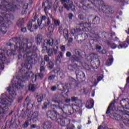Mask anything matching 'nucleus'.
Wrapping results in <instances>:
<instances>
[{"label": "nucleus", "instance_id": "nucleus-30", "mask_svg": "<svg viewBox=\"0 0 129 129\" xmlns=\"http://www.w3.org/2000/svg\"><path fill=\"white\" fill-rule=\"evenodd\" d=\"M52 22L53 23V26L54 27H59L60 26V20H56L53 17L51 18Z\"/></svg>", "mask_w": 129, "mask_h": 129}, {"label": "nucleus", "instance_id": "nucleus-50", "mask_svg": "<svg viewBox=\"0 0 129 129\" xmlns=\"http://www.w3.org/2000/svg\"><path fill=\"white\" fill-rule=\"evenodd\" d=\"M55 77H56V76L55 75H51L48 77V80H54V79H55Z\"/></svg>", "mask_w": 129, "mask_h": 129}, {"label": "nucleus", "instance_id": "nucleus-38", "mask_svg": "<svg viewBox=\"0 0 129 129\" xmlns=\"http://www.w3.org/2000/svg\"><path fill=\"white\" fill-rule=\"evenodd\" d=\"M108 45L111 49H115L117 47V45L113 42L108 43Z\"/></svg>", "mask_w": 129, "mask_h": 129}, {"label": "nucleus", "instance_id": "nucleus-37", "mask_svg": "<svg viewBox=\"0 0 129 129\" xmlns=\"http://www.w3.org/2000/svg\"><path fill=\"white\" fill-rule=\"evenodd\" d=\"M47 68L50 70H52V69L54 68V62L51 61L48 62L47 64Z\"/></svg>", "mask_w": 129, "mask_h": 129}, {"label": "nucleus", "instance_id": "nucleus-63", "mask_svg": "<svg viewBox=\"0 0 129 129\" xmlns=\"http://www.w3.org/2000/svg\"><path fill=\"white\" fill-rule=\"evenodd\" d=\"M70 101H71V99H67L65 100V102L66 103H69V102H70Z\"/></svg>", "mask_w": 129, "mask_h": 129}, {"label": "nucleus", "instance_id": "nucleus-60", "mask_svg": "<svg viewBox=\"0 0 129 129\" xmlns=\"http://www.w3.org/2000/svg\"><path fill=\"white\" fill-rule=\"evenodd\" d=\"M96 50H101V46H100L98 45H96Z\"/></svg>", "mask_w": 129, "mask_h": 129}, {"label": "nucleus", "instance_id": "nucleus-33", "mask_svg": "<svg viewBox=\"0 0 129 129\" xmlns=\"http://www.w3.org/2000/svg\"><path fill=\"white\" fill-rule=\"evenodd\" d=\"M25 24V19L20 18L17 22V25L18 27H22Z\"/></svg>", "mask_w": 129, "mask_h": 129}, {"label": "nucleus", "instance_id": "nucleus-64", "mask_svg": "<svg viewBox=\"0 0 129 129\" xmlns=\"http://www.w3.org/2000/svg\"><path fill=\"white\" fill-rule=\"evenodd\" d=\"M61 51H65V46L62 45L60 47Z\"/></svg>", "mask_w": 129, "mask_h": 129}, {"label": "nucleus", "instance_id": "nucleus-57", "mask_svg": "<svg viewBox=\"0 0 129 129\" xmlns=\"http://www.w3.org/2000/svg\"><path fill=\"white\" fill-rule=\"evenodd\" d=\"M44 49L42 50V53H45L47 50H48V47L45 46L43 47Z\"/></svg>", "mask_w": 129, "mask_h": 129}, {"label": "nucleus", "instance_id": "nucleus-52", "mask_svg": "<svg viewBox=\"0 0 129 129\" xmlns=\"http://www.w3.org/2000/svg\"><path fill=\"white\" fill-rule=\"evenodd\" d=\"M44 59L46 62H49V61H50V58H49V56L47 55H44Z\"/></svg>", "mask_w": 129, "mask_h": 129}, {"label": "nucleus", "instance_id": "nucleus-4", "mask_svg": "<svg viewBox=\"0 0 129 129\" xmlns=\"http://www.w3.org/2000/svg\"><path fill=\"white\" fill-rule=\"evenodd\" d=\"M121 107H118L116 111L119 113H123L124 116L129 118V100L128 99H122L120 102ZM126 109V110H125Z\"/></svg>", "mask_w": 129, "mask_h": 129}, {"label": "nucleus", "instance_id": "nucleus-36", "mask_svg": "<svg viewBox=\"0 0 129 129\" xmlns=\"http://www.w3.org/2000/svg\"><path fill=\"white\" fill-rule=\"evenodd\" d=\"M96 5L95 7H97V4L99 5V7H101L103 5V1L102 0H93Z\"/></svg>", "mask_w": 129, "mask_h": 129}, {"label": "nucleus", "instance_id": "nucleus-42", "mask_svg": "<svg viewBox=\"0 0 129 129\" xmlns=\"http://www.w3.org/2000/svg\"><path fill=\"white\" fill-rule=\"evenodd\" d=\"M63 36L64 38L66 39V40H68L69 38V35H68V30L67 29H64L63 30Z\"/></svg>", "mask_w": 129, "mask_h": 129}, {"label": "nucleus", "instance_id": "nucleus-3", "mask_svg": "<svg viewBox=\"0 0 129 129\" xmlns=\"http://www.w3.org/2000/svg\"><path fill=\"white\" fill-rule=\"evenodd\" d=\"M14 40L16 41L15 48L17 49L19 48L20 53L29 54L32 52L31 48H32L33 42H34L33 38L29 39L28 38H25L23 36H20V38H15Z\"/></svg>", "mask_w": 129, "mask_h": 129}, {"label": "nucleus", "instance_id": "nucleus-55", "mask_svg": "<svg viewBox=\"0 0 129 129\" xmlns=\"http://www.w3.org/2000/svg\"><path fill=\"white\" fill-rule=\"evenodd\" d=\"M75 126L74 125L72 124L70 126V127H67V129H75Z\"/></svg>", "mask_w": 129, "mask_h": 129}, {"label": "nucleus", "instance_id": "nucleus-45", "mask_svg": "<svg viewBox=\"0 0 129 129\" xmlns=\"http://www.w3.org/2000/svg\"><path fill=\"white\" fill-rule=\"evenodd\" d=\"M60 70H61L60 67H57L54 70L52 71V72H53L55 74H57L60 72Z\"/></svg>", "mask_w": 129, "mask_h": 129}, {"label": "nucleus", "instance_id": "nucleus-54", "mask_svg": "<svg viewBox=\"0 0 129 129\" xmlns=\"http://www.w3.org/2000/svg\"><path fill=\"white\" fill-rule=\"evenodd\" d=\"M56 89H57V87H56V86H53L50 88L51 91H55Z\"/></svg>", "mask_w": 129, "mask_h": 129}, {"label": "nucleus", "instance_id": "nucleus-11", "mask_svg": "<svg viewBox=\"0 0 129 129\" xmlns=\"http://www.w3.org/2000/svg\"><path fill=\"white\" fill-rule=\"evenodd\" d=\"M119 114H121L122 116L117 113H113L110 114V117L118 121L123 120L124 125L129 127V118H126V116L123 115V113L121 114L119 113Z\"/></svg>", "mask_w": 129, "mask_h": 129}, {"label": "nucleus", "instance_id": "nucleus-9", "mask_svg": "<svg viewBox=\"0 0 129 129\" xmlns=\"http://www.w3.org/2000/svg\"><path fill=\"white\" fill-rule=\"evenodd\" d=\"M6 54H7V56H11L13 54V50H8V51H5L0 49V70H3L5 68L4 65L7 62Z\"/></svg>", "mask_w": 129, "mask_h": 129}, {"label": "nucleus", "instance_id": "nucleus-43", "mask_svg": "<svg viewBox=\"0 0 129 129\" xmlns=\"http://www.w3.org/2000/svg\"><path fill=\"white\" fill-rule=\"evenodd\" d=\"M55 29V26L53 24H50V25L48 27V31L49 32H53Z\"/></svg>", "mask_w": 129, "mask_h": 129}, {"label": "nucleus", "instance_id": "nucleus-12", "mask_svg": "<svg viewBox=\"0 0 129 129\" xmlns=\"http://www.w3.org/2000/svg\"><path fill=\"white\" fill-rule=\"evenodd\" d=\"M75 54L73 55L72 56V59L76 62H79V63H82L83 62V57H82V54L81 53H84V55H85V52L81 51L80 49H76L75 50Z\"/></svg>", "mask_w": 129, "mask_h": 129}, {"label": "nucleus", "instance_id": "nucleus-19", "mask_svg": "<svg viewBox=\"0 0 129 129\" xmlns=\"http://www.w3.org/2000/svg\"><path fill=\"white\" fill-rule=\"evenodd\" d=\"M114 104H115V100H113L110 103L107 109V111L106 112V114H108V113H110V110H114V109H115V106H114Z\"/></svg>", "mask_w": 129, "mask_h": 129}, {"label": "nucleus", "instance_id": "nucleus-39", "mask_svg": "<svg viewBox=\"0 0 129 129\" xmlns=\"http://www.w3.org/2000/svg\"><path fill=\"white\" fill-rule=\"evenodd\" d=\"M112 62H113V58L111 57V58L107 60L106 62V65L107 66H110V65L112 64Z\"/></svg>", "mask_w": 129, "mask_h": 129}, {"label": "nucleus", "instance_id": "nucleus-31", "mask_svg": "<svg viewBox=\"0 0 129 129\" xmlns=\"http://www.w3.org/2000/svg\"><path fill=\"white\" fill-rule=\"evenodd\" d=\"M102 78H103V76L102 75H98L97 76L96 79H95V81H94V84H95V85H97V83H98V82H100V80H102Z\"/></svg>", "mask_w": 129, "mask_h": 129}, {"label": "nucleus", "instance_id": "nucleus-49", "mask_svg": "<svg viewBox=\"0 0 129 129\" xmlns=\"http://www.w3.org/2000/svg\"><path fill=\"white\" fill-rule=\"evenodd\" d=\"M63 86L65 87V91H66L67 89L68 90V89H70V88H71V85L69 83H66L65 85Z\"/></svg>", "mask_w": 129, "mask_h": 129}, {"label": "nucleus", "instance_id": "nucleus-58", "mask_svg": "<svg viewBox=\"0 0 129 129\" xmlns=\"http://www.w3.org/2000/svg\"><path fill=\"white\" fill-rule=\"evenodd\" d=\"M71 55H72L71 52L69 51L67 52L66 53L67 57H71Z\"/></svg>", "mask_w": 129, "mask_h": 129}, {"label": "nucleus", "instance_id": "nucleus-27", "mask_svg": "<svg viewBox=\"0 0 129 129\" xmlns=\"http://www.w3.org/2000/svg\"><path fill=\"white\" fill-rule=\"evenodd\" d=\"M42 40H43V36L40 34H38L35 37V41L38 45L41 43Z\"/></svg>", "mask_w": 129, "mask_h": 129}, {"label": "nucleus", "instance_id": "nucleus-48", "mask_svg": "<svg viewBox=\"0 0 129 129\" xmlns=\"http://www.w3.org/2000/svg\"><path fill=\"white\" fill-rule=\"evenodd\" d=\"M47 54L49 57L53 56V49L52 48H49Z\"/></svg>", "mask_w": 129, "mask_h": 129}, {"label": "nucleus", "instance_id": "nucleus-7", "mask_svg": "<svg viewBox=\"0 0 129 129\" xmlns=\"http://www.w3.org/2000/svg\"><path fill=\"white\" fill-rule=\"evenodd\" d=\"M17 9V4L14 0H10L9 3L4 2V5H0V10L5 12H14Z\"/></svg>", "mask_w": 129, "mask_h": 129}, {"label": "nucleus", "instance_id": "nucleus-14", "mask_svg": "<svg viewBox=\"0 0 129 129\" xmlns=\"http://www.w3.org/2000/svg\"><path fill=\"white\" fill-rule=\"evenodd\" d=\"M44 13H45V16H41V22L43 21H46L47 20L45 24L49 26L50 24H51V19H52V14L47 12V7H45L44 8Z\"/></svg>", "mask_w": 129, "mask_h": 129}, {"label": "nucleus", "instance_id": "nucleus-35", "mask_svg": "<svg viewBox=\"0 0 129 129\" xmlns=\"http://www.w3.org/2000/svg\"><path fill=\"white\" fill-rule=\"evenodd\" d=\"M40 72H44V71L45 70V61H42L41 62V64L40 66Z\"/></svg>", "mask_w": 129, "mask_h": 129}, {"label": "nucleus", "instance_id": "nucleus-2", "mask_svg": "<svg viewBox=\"0 0 129 129\" xmlns=\"http://www.w3.org/2000/svg\"><path fill=\"white\" fill-rule=\"evenodd\" d=\"M37 50V47L33 46V49L32 51V54H31V56L27 57V60H28V63H22L21 64L22 68L20 70L21 73L22 74H25L24 76H23L22 78L23 79H29L30 76L33 77V75L34 74L33 72H30V74L28 72V69H30V67L32 66L31 64H34V62H37V60H35V58H37L38 57V54L36 53V50ZM30 66V67H29Z\"/></svg>", "mask_w": 129, "mask_h": 129}, {"label": "nucleus", "instance_id": "nucleus-18", "mask_svg": "<svg viewBox=\"0 0 129 129\" xmlns=\"http://www.w3.org/2000/svg\"><path fill=\"white\" fill-rule=\"evenodd\" d=\"M91 64L94 68H97L100 65V60L99 58H94L91 60Z\"/></svg>", "mask_w": 129, "mask_h": 129}, {"label": "nucleus", "instance_id": "nucleus-23", "mask_svg": "<svg viewBox=\"0 0 129 129\" xmlns=\"http://www.w3.org/2000/svg\"><path fill=\"white\" fill-rule=\"evenodd\" d=\"M57 87L58 90H61V91H65V87L62 82L58 81L56 82Z\"/></svg>", "mask_w": 129, "mask_h": 129}, {"label": "nucleus", "instance_id": "nucleus-41", "mask_svg": "<svg viewBox=\"0 0 129 129\" xmlns=\"http://www.w3.org/2000/svg\"><path fill=\"white\" fill-rule=\"evenodd\" d=\"M52 114H54V111L52 110H49L46 112V115L47 117H50Z\"/></svg>", "mask_w": 129, "mask_h": 129}, {"label": "nucleus", "instance_id": "nucleus-44", "mask_svg": "<svg viewBox=\"0 0 129 129\" xmlns=\"http://www.w3.org/2000/svg\"><path fill=\"white\" fill-rule=\"evenodd\" d=\"M78 18L79 19V20H80L81 21H83L84 20H85V19H86V16L84 15L83 14H80L78 16Z\"/></svg>", "mask_w": 129, "mask_h": 129}, {"label": "nucleus", "instance_id": "nucleus-17", "mask_svg": "<svg viewBox=\"0 0 129 129\" xmlns=\"http://www.w3.org/2000/svg\"><path fill=\"white\" fill-rule=\"evenodd\" d=\"M80 25L81 27H83V31H85L86 32L91 31V27H90V23H87L86 22H82L80 24Z\"/></svg>", "mask_w": 129, "mask_h": 129}, {"label": "nucleus", "instance_id": "nucleus-22", "mask_svg": "<svg viewBox=\"0 0 129 129\" xmlns=\"http://www.w3.org/2000/svg\"><path fill=\"white\" fill-rule=\"evenodd\" d=\"M94 104V101L92 99H90L89 101H87L86 107L88 108V109H90V108H92V107H93Z\"/></svg>", "mask_w": 129, "mask_h": 129}, {"label": "nucleus", "instance_id": "nucleus-61", "mask_svg": "<svg viewBox=\"0 0 129 129\" xmlns=\"http://www.w3.org/2000/svg\"><path fill=\"white\" fill-rule=\"evenodd\" d=\"M31 128H36L37 127L36 124H31L30 126Z\"/></svg>", "mask_w": 129, "mask_h": 129}, {"label": "nucleus", "instance_id": "nucleus-25", "mask_svg": "<svg viewBox=\"0 0 129 129\" xmlns=\"http://www.w3.org/2000/svg\"><path fill=\"white\" fill-rule=\"evenodd\" d=\"M4 18L0 16V23L2 22H4L5 20H9V19H11V15L4 13Z\"/></svg>", "mask_w": 129, "mask_h": 129}, {"label": "nucleus", "instance_id": "nucleus-51", "mask_svg": "<svg viewBox=\"0 0 129 129\" xmlns=\"http://www.w3.org/2000/svg\"><path fill=\"white\" fill-rule=\"evenodd\" d=\"M53 51L55 55L57 54V51H58V46H55V47H54L53 48Z\"/></svg>", "mask_w": 129, "mask_h": 129}, {"label": "nucleus", "instance_id": "nucleus-47", "mask_svg": "<svg viewBox=\"0 0 129 129\" xmlns=\"http://www.w3.org/2000/svg\"><path fill=\"white\" fill-rule=\"evenodd\" d=\"M43 99H44V96L43 95H40L37 98V101L39 103L42 102V101H43Z\"/></svg>", "mask_w": 129, "mask_h": 129}, {"label": "nucleus", "instance_id": "nucleus-8", "mask_svg": "<svg viewBox=\"0 0 129 129\" xmlns=\"http://www.w3.org/2000/svg\"><path fill=\"white\" fill-rule=\"evenodd\" d=\"M49 118L59 123L61 126H68V125L70 124V120L69 119H67L65 117L59 118L57 116V111H54V114H52Z\"/></svg>", "mask_w": 129, "mask_h": 129}, {"label": "nucleus", "instance_id": "nucleus-53", "mask_svg": "<svg viewBox=\"0 0 129 129\" xmlns=\"http://www.w3.org/2000/svg\"><path fill=\"white\" fill-rule=\"evenodd\" d=\"M47 106H48V103L47 102H44L43 104V106L42 107V108L43 109H46L47 108Z\"/></svg>", "mask_w": 129, "mask_h": 129}, {"label": "nucleus", "instance_id": "nucleus-10", "mask_svg": "<svg viewBox=\"0 0 129 129\" xmlns=\"http://www.w3.org/2000/svg\"><path fill=\"white\" fill-rule=\"evenodd\" d=\"M38 116H39V113H38V112H29L28 114L27 121H26L23 124V127H24V128L28 127L30 124L29 121H32V120L33 123H36L37 120H38Z\"/></svg>", "mask_w": 129, "mask_h": 129}, {"label": "nucleus", "instance_id": "nucleus-5", "mask_svg": "<svg viewBox=\"0 0 129 129\" xmlns=\"http://www.w3.org/2000/svg\"><path fill=\"white\" fill-rule=\"evenodd\" d=\"M68 69L70 71H74L76 70V75L77 80H78L80 82H83V81H85L86 77L84 73L79 69L80 67L77 65V64L75 63L74 64H70L68 66Z\"/></svg>", "mask_w": 129, "mask_h": 129}, {"label": "nucleus", "instance_id": "nucleus-40", "mask_svg": "<svg viewBox=\"0 0 129 129\" xmlns=\"http://www.w3.org/2000/svg\"><path fill=\"white\" fill-rule=\"evenodd\" d=\"M36 87L37 86H36L35 85H30L29 87V89L31 91H35L36 90Z\"/></svg>", "mask_w": 129, "mask_h": 129}, {"label": "nucleus", "instance_id": "nucleus-62", "mask_svg": "<svg viewBox=\"0 0 129 129\" xmlns=\"http://www.w3.org/2000/svg\"><path fill=\"white\" fill-rule=\"evenodd\" d=\"M21 32H23V33H26V32H27V28H23L21 29Z\"/></svg>", "mask_w": 129, "mask_h": 129}, {"label": "nucleus", "instance_id": "nucleus-34", "mask_svg": "<svg viewBox=\"0 0 129 129\" xmlns=\"http://www.w3.org/2000/svg\"><path fill=\"white\" fill-rule=\"evenodd\" d=\"M100 21V19L99 18V17L96 16L93 20V24L94 25H98V24H99Z\"/></svg>", "mask_w": 129, "mask_h": 129}, {"label": "nucleus", "instance_id": "nucleus-46", "mask_svg": "<svg viewBox=\"0 0 129 129\" xmlns=\"http://www.w3.org/2000/svg\"><path fill=\"white\" fill-rule=\"evenodd\" d=\"M45 3L48 4L47 7H45V8H46V10H51V8L52 7V4L49 3V1H48V0L45 1Z\"/></svg>", "mask_w": 129, "mask_h": 129}, {"label": "nucleus", "instance_id": "nucleus-32", "mask_svg": "<svg viewBox=\"0 0 129 129\" xmlns=\"http://www.w3.org/2000/svg\"><path fill=\"white\" fill-rule=\"evenodd\" d=\"M71 101L72 102H75L76 104H81V100L78 99L77 97H72L71 98Z\"/></svg>", "mask_w": 129, "mask_h": 129}, {"label": "nucleus", "instance_id": "nucleus-24", "mask_svg": "<svg viewBox=\"0 0 129 129\" xmlns=\"http://www.w3.org/2000/svg\"><path fill=\"white\" fill-rule=\"evenodd\" d=\"M127 44L129 45V39L127 38L126 41H124L122 44H120L118 46V49H122L123 48H126Z\"/></svg>", "mask_w": 129, "mask_h": 129}, {"label": "nucleus", "instance_id": "nucleus-21", "mask_svg": "<svg viewBox=\"0 0 129 129\" xmlns=\"http://www.w3.org/2000/svg\"><path fill=\"white\" fill-rule=\"evenodd\" d=\"M52 128V122L47 121L43 123V129H51Z\"/></svg>", "mask_w": 129, "mask_h": 129}, {"label": "nucleus", "instance_id": "nucleus-13", "mask_svg": "<svg viewBox=\"0 0 129 129\" xmlns=\"http://www.w3.org/2000/svg\"><path fill=\"white\" fill-rule=\"evenodd\" d=\"M60 3L62 4L63 6H59V7L58 11L60 14H62V13H63V9H64V8L68 11H69L73 6L72 3L69 2V0H61Z\"/></svg>", "mask_w": 129, "mask_h": 129}, {"label": "nucleus", "instance_id": "nucleus-56", "mask_svg": "<svg viewBox=\"0 0 129 129\" xmlns=\"http://www.w3.org/2000/svg\"><path fill=\"white\" fill-rule=\"evenodd\" d=\"M59 77L60 78H64V73L63 72H60L59 73Z\"/></svg>", "mask_w": 129, "mask_h": 129}, {"label": "nucleus", "instance_id": "nucleus-6", "mask_svg": "<svg viewBox=\"0 0 129 129\" xmlns=\"http://www.w3.org/2000/svg\"><path fill=\"white\" fill-rule=\"evenodd\" d=\"M62 97H63V95L61 93H56L53 95L52 97V101L54 103H57V108L59 110L58 114L62 115L64 114V108H65V106H62L63 102H62Z\"/></svg>", "mask_w": 129, "mask_h": 129}, {"label": "nucleus", "instance_id": "nucleus-20", "mask_svg": "<svg viewBox=\"0 0 129 129\" xmlns=\"http://www.w3.org/2000/svg\"><path fill=\"white\" fill-rule=\"evenodd\" d=\"M80 105H81V104H74L72 105V112H70V114H73L74 112H76L79 109V107H80Z\"/></svg>", "mask_w": 129, "mask_h": 129}, {"label": "nucleus", "instance_id": "nucleus-26", "mask_svg": "<svg viewBox=\"0 0 129 129\" xmlns=\"http://www.w3.org/2000/svg\"><path fill=\"white\" fill-rule=\"evenodd\" d=\"M36 21V19L35 20H30L28 22L27 24V29L32 33V32H33V31L32 30L33 29V22H35Z\"/></svg>", "mask_w": 129, "mask_h": 129}, {"label": "nucleus", "instance_id": "nucleus-28", "mask_svg": "<svg viewBox=\"0 0 129 129\" xmlns=\"http://www.w3.org/2000/svg\"><path fill=\"white\" fill-rule=\"evenodd\" d=\"M53 43H54V39H53V38H50L49 40L45 39L43 42V44L44 45L47 44V45H49V46H53Z\"/></svg>", "mask_w": 129, "mask_h": 129}, {"label": "nucleus", "instance_id": "nucleus-15", "mask_svg": "<svg viewBox=\"0 0 129 129\" xmlns=\"http://www.w3.org/2000/svg\"><path fill=\"white\" fill-rule=\"evenodd\" d=\"M82 5V6L80 5ZM80 4H77V6L78 7V8H83V9H84V7H86V8H87V7H89V6L92 4V2L91 1L89 0H82L81 2H80Z\"/></svg>", "mask_w": 129, "mask_h": 129}, {"label": "nucleus", "instance_id": "nucleus-16", "mask_svg": "<svg viewBox=\"0 0 129 129\" xmlns=\"http://www.w3.org/2000/svg\"><path fill=\"white\" fill-rule=\"evenodd\" d=\"M102 11L105 15H111L113 14L114 11L111 9V8L108 6H102L101 7Z\"/></svg>", "mask_w": 129, "mask_h": 129}, {"label": "nucleus", "instance_id": "nucleus-29", "mask_svg": "<svg viewBox=\"0 0 129 129\" xmlns=\"http://www.w3.org/2000/svg\"><path fill=\"white\" fill-rule=\"evenodd\" d=\"M63 58V53L61 51L59 52L57 58L56 59V63L60 64L61 63V58Z\"/></svg>", "mask_w": 129, "mask_h": 129}, {"label": "nucleus", "instance_id": "nucleus-1", "mask_svg": "<svg viewBox=\"0 0 129 129\" xmlns=\"http://www.w3.org/2000/svg\"><path fill=\"white\" fill-rule=\"evenodd\" d=\"M23 85L22 83H18L17 84H13L12 87H10L8 89L9 92V97H7L5 99L1 100V104L0 105V114H5L7 111V109L9 108V106L12 105V102L14 100V98L17 95L16 91L18 88H22Z\"/></svg>", "mask_w": 129, "mask_h": 129}, {"label": "nucleus", "instance_id": "nucleus-59", "mask_svg": "<svg viewBox=\"0 0 129 129\" xmlns=\"http://www.w3.org/2000/svg\"><path fill=\"white\" fill-rule=\"evenodd\" d=\"M58 31L59 33H61L63 31V27H62V26L59 27Z\"/></svg>", "mask_w": 129, "mask_h": 129}]
</instances>
